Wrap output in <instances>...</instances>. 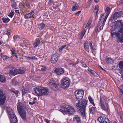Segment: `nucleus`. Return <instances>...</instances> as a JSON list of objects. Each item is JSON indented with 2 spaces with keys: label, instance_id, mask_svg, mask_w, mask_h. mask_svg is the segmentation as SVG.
I'll use <instances>...</instances> for the list:
<instances>
[{
  "label": "nucleus",
  "instance_id": "obj_50",
  "mask_svg": "<svg viewBox=\"0 0 123 123\" xmlns=\"http://www.w3.org/2000/svg\"><path fill=\"white\" fill-rule=\"evenodd\" d=\"M98 27L99 26H97L96 28L95 29V31L98 32L100 31L99 30V29L98 30Z\"/></svg>",
  "mask_w": 123,
  "mask_h": 123
},
{
  "label": "nucleus",
  "instance_id": "obj_19",
  "mask_svg": "<svg viewBox=\"0 0 123 123\" xmlns=\"http://www.w3.org/2000/svg\"><path fill=\"white\" fill-rule=\"evenodd\" d=\"M21 118L23 119H25L26 118V113L25 111H23L22 112L19 113Z\"/></svg>",
  "mask_w": 123,
  "mask_h": 123
},
{
  "label": "nucleus",
  "instance_id": "obj_10",
  "mask_svg": "<svg viewBox=\"0 0 123 123\" xmlns=\"http://www.w3.org/2000/svg\"><path fill=\"white\" fill-rule=\"evenodd\" d=\"M17 109L19 113L22 112L26 108L25 105H23L20 102H18L17 103Z\"/></svg>",
  "mask_w": 123,
  "mask_h": 123
},
{
  "label": "nucleus",
  "instance_id": "obj_16",
  "mask_svg": "<svg viewBox=\"0 0 123 123\" xmlns=\"http://www.w3.org/2000/svg\"><path fill=\"white\" fill-rule=\"evenodd\" d=\"M114 16L117 19V18L119 17H121L123 16V12L120 11L118 12H116L114 14Z\"/></svg>",
  "mask_w": 123,
  "mask_h": 123
},
{
  "label": "nucleus",
  "instance_id": "obj_31",
  "mask_svg": "<svg viewBox=\"0 0 123 123\" xmlns=\"http://www.w3.org/2000/svg\"><path fill=\"white\" fill-rule=\"evenodd\" d=\"M106 14L109 15L111 11L110 8L109 7H107L105 10Z\"/></svg>",
  "mask_w": 123,
  "mask_h": 123
},
{
  "label": "nucleus",
  "instance_id": "obj_36",
  "mask_svg": "<svg viewBox=\"0 0 123 123\" xmlns=\"http://www.w3.org/2000/svg\"><path fill=\"white\" fill-rule=\"evenodd\" d=\"M87 70L91 74H95V72L93 70L91 69L90 68H89Z\"/></svg>",
  "mask_w": 123,
  "mask_h": 123
},
{
  "label": "nucleus",
  "instance_id": "obj_62",
  "mask_svg": "<svg viewBox=\"0 0 123 123\" xmlns=\"http://www.w3.org/2000/svg\"><path fill=\"white\" fill-rule=\"evenodd\" d=\"M22 6L24 7L25 8L26 6V4L24 3H23L22 4Z\"/></svg>",
  "mask_w": 123,
  "mask_h": 123
},
{
  "label": "nucleus",
  "instance_id": "obj_30",
  "mask_svg": "<svg viewBox=\"0 0 123 123\" xmlns=\"http://www.w3.org/2000/svg\"><path fill=\"white\" fill-rule=\"evenodd\" d=\"M119 67L121 69H123V62L120 61L118 64Z\"/></svg>",
  "mask_w": 123,
  "mask_h": 123
},
{
  "label": "nucleus",
  "instance_id": "obj_8",
  "mask_svg": "<svg viewBox=\"0 0 123 123\" xmlns=\"http://www.w3.org/2000/svg\"><path fill=\"white\" fill-rule=\"evenodd\" d=\"M70 82L69 79L68 77H65L62 79L61 84L64 86L65 88H66L69 86Z\"/></svg>",
  "mask_w": 123,
  "mask_h": 123
},
{
  "label": "nucleus",
  "instance_id": "obj_21",
  "mask_svg": "<svg viewBox=\"0 0 123 123\" xmlns=\"http://www.w3.org/2000/svg\"><path fill=\"white\" fill-rule=\"evenodd\" d=\"M92 41H90L88 42L87 41H86L85 42L84 44V46H92Z\"/></svg>",
  "mask_w": 123,
  "mask_h": 123
},
{
  "label": "nucleus",
  "instance_id": "obj_14",
  "mask_svg": "<svg viewBox=\"0 0 123 123\" xmlns=\"http://www.w3.org/2000/svg\"><path fill=\"white\" fill-rule=\"evenodd\" d=\"M58 53H55L52 56L51 61L52 63L54 64L56 62L58 58Z\"/></svg>",
  "mask_w": 123,
  "mask_h": 123
},
{
  "label": "nucleus",
  "instance_id": "obj_7",
  "mask_svg": "<svg viewBox=\"0 0 123 123\" xmlns=\"http://www.w3.org/2000/svg\"><path fill=\"white\" fill-rule=\"evenodd\" d=\"M24 72V71L20 69H17L14 68H12L10 71L11 74L15 75L16 74H23Z\"/></svg>",
  "mask_w": 123,
  "mask_h": 123
},
{
  "label": "nucleus",
  "instance_id": "obj_33",
  "mask_svg": "<svg viewBox=\"0 0 123 123\" xmlns=\"http://www.w3.org/2000/svg\"><path fill=\"white\" fill-rule=\"evenodd\" d=\"M10 19L8 18H2L3 22L5 23H7L10 21Z\"/></svg>",
  "mask_w": 123,
  "mask_h": 123
},
{
  "label": "nucleus",
  "instance_id": "obj_13",
  "mask_svg": "<svg viewBox=\"0 0 123 123\" xmlns=\"http://www.w3.org/2000/svg\"><path fill=\"white\" fill-rule=\"evenodd\" d=\"M73 123H81L80 117L78 115H74L73 117Z\"/></svg>",
  "mask_w": 123,
  "mask_h": 123
},
{
  "label": "nucleus",
  "instance_id": "obj_5",
  "mask_svg": "<svg viewBox=\"0 0 123 123\" xmlns=\"http://www.w3.org/2000/svg\"><path fill=\"white\" fill-rule=\"evenodd\" d=\"M34 91L35 93L38 95H48L49 90L47 88L41 87H37L34 88Z\"/></svg>",
  "mask_w": 123,
  "mask_h": 123
},
{
  "label": "nucleus",
  "instance_id": "obj_44",
  "mask_svg": "<svg viewBox=\"0 0 123 123\" xmlns=\"http://www.w3.org/2000/svg\"><path fill=\"white\" fill-rule=\"evenodd\" d=\"M12 83L14 85H17L18 84V82L15 80H13L12 81Z\"/></svg>",
  "mask_w": 123,
  "mask_h": 123
},
{
  "label": "nucleus",
  "instance_id": "obj_22",
  "mask_svg": "<svg viewBox=\"0 0 123 123\" xmlns=\"http://www.w3.org/2000/svg\"><path fill=\"white\" fill-rule=\"evenodd\" d=\"M79 7L78 5L76 3L75 5H73L72 10V11H75L77 10Z\"/></svg>",
  "mask_w": 123,
  "mask_h": 123
},
{
  "label": "nucleus",
  "instance_id": "obj_41",
  "mask_svg": "<svg viewBox=\"0 0 123 123\" xmlns=\"http://www.w3.org/2000/svg\"><path fill=\"white\" fill-rule=\"evenodd\" d=\"M12 52V55H15V49L12 48L11 50Z\"/></svg>",
  "mask_w": 123,
  "mask_h": 123
},
{
  "label": "nucleus",
  "instance_id": "obj_63",
  "mask_svg": "<svg viewBox=\"0 0 123 123\" xmlns=\"http://www.w3.org/2000/svg\"><path fill=\"white\" fill-rule=\"evenodd\" d=\"M84 48L86 49H89V47H84Z\"/></svg>",
  "mask_w": 123,
  "mask_h": 123
},
{
  "label": "nucleus",
  "instance_id": "obj_56",
  "mask_svg": "<svg viewBox=\"0 0 123 123\" xmlns=\"http://www.w3.org/2000/svg\"><path fill=\"white\" fill-rule=\"evenodd\" d=\"M53 1L52 0H49L48 2V4H50L52 3L53 2Z\"/></svg>",
  "mask_w": 123,
  "mask_h": 123
},
{
  "label": "nucleus",
  "instance_id": "obj_29",
  "mask_svg": "<svg viewBox=\"0 0 123 123\" xmlns=\"http://www.w3.org/2000/svg\"><path fill=\"white\" fill-rule=\"evenodd\" d=\"M14 41L15 42L18 41L20 39V37L17 35H14L13 37Z\"/></svg>",
  "mask_w": 123,
  "mask_h": 123
},
{
  "label": "nucleus",
  "instance_id": "obj_32",
  "mask_svg": "<svg viewBox=\"0 0 123 123\" xmlns=\"http://www.w3.org/2000/svg\"><path fill=\"white\" fill-rule=\"evenodd\" d=\"M99 10V7L98 6H95L94 9V11L96 13V16Z\"/></svg>",
  "mask_w": 123,
  "mask_h": 123
},
{
  "label": "nucleus",
  "instance_id": "obj_3",
  "mask_svg": "<svg viewBox=\"0 0 123 123\" xmlns=\"http://www.w3.org/2000/svg\"><path fill=\"white\" fill-rule=\"evenodd\" d=\"M6 111L11 123H17L18 120L12 108L9 107H7Z\"/></svg>",
  "mask_w": 123,
  "mask_h": 123
},
{
  "label": "nucleus",
  "instance_id": "obj_6",
  "mask_svg": "<svg viewBox=\"0 0 123 123\" xmlns=\"http://www.w3.org/2000/svg\"><path fill=\"white\" fill-rule=\"evenodd\" d=\"M99 105L101 108L106 112L108 111V105L105 102L104 98L103 96H100L99 99Z\"/></svg>",
  "mask_w": 123,
  "mask_h": 123
},
{
  "label": "nucleus",
  "instance_id": "obj_24",
  "mask_svg": "<svg viewBox=\"0 0 123 123\" xmlns=\"http://www.w3.org/2000/svg\"><path fill=\"white\" fill-rule=\"evenodd\" d=\"M10 91L15 94L16 97H17L18 96V94L19 92L18 91L12 88L10 90Z\"/></svg>",
  "mask_w": 123,
  "mask_h": 123
},
{
  "label": "nucleus",
  "instance_id": "obj_61",
  "mask_svg": "<svg viewBox=\"0 0 123 123\" xmlns=\"http://www.w3.org/2000/svg\"><path fill=\"white\" fill-rule=\"evenodd\" d=\"M3 46H8L9 45L8 44H3Z\"/></svg>",
  "mask_w": 123,
  "mask_h": 123
},
{
  "label": "nucleus",
  "instance_id": "obj_46",
  "mask_svg": "<svg viewBox=\"0 0 123 123\" xmlns=\"http://www.w3.org/2000/svg\"><path fill=\"white\" fill-rule=\"evenodd\" d=\"M122 86L123 88L120 90L121 94L122 96H123V84L122 85Z\"/></svg>",
  "mask_w": 123,
  "mask_h": 123
},
{
  "label": "nucleus",
  "instance_id": "obj_60",
  "mask_svg": "<svg viewBox=\"0 0 123 123\" xmlns=\"http://www.w3.org/2000/svg\"><path fill=\"white\" fill-rule=\"evenodd\" d=\"M6 55H1L2 57L4 59V58L6 56Z\"/></svg>",
  "mask_w": 123,
  "mask_h": 123
},
{
  "label": "nucleus",
  "instance_id": "obj_48",
  "mask_svg": "<svg viewBox=\"0 0 123 123\" xmlns=\"http://www.w3.org/2000/svg\"><path fill=\"white\" fill-rule=\"evenodd\" d=\"M44 121L46 123H49L50 122V120L46 118L44 119Z\"/></svg>",
  "mask_w": 123,
  "mask_h": 123
},
{
  "label": "nucleus",
  "instance_id": "obj_64",
  "mask_svg": "<svg viewBox=\"0 0 123 123\" xmlns=\"http://www.w3.org/2000/svg\"><path fill=\"white\" fill-rule=\"evenodd\" d=\"M6 34L7 35L9 36L10 35V32H7V33H6Z\"/></svg>",
  "mask_w": 123,
  "mask_h": 123
},
{
  "label": "nucleus",
  "instance_id": "obj_39",
  "mask_svg": "<svg viewBox=\"0 0 123 123\" xmlns=\"http://www.w3.org/2000/svg\"><path fill=\"white\" fill-rule=\"evenodd\" d=\"M92 21L91 20H89L88 21L86 25V27H88L90 26L92 22Z\"/></svg>",
  "mask_w": 123,
  "mask_h": 123
},
{
  "label": "nucleus",
  "instance_id": "obj_40",
  "mask_svg": "<svg viewBox=\"0 0 123 123\" xmlns=\"http://www.w3.org/2000/svg\"><path fill=\"white\" fill-rule=\"evenodd\" d=\"M14 15V12H11L8 15V16L11 18H12Z\"/></svg>",
  "mask_w": 123,
  "mask_h": 123
},
{
  "label": "nucleus",
  "instance_id": "obj_9",
  "mask_svg": "<svg viewBox=\"0 0 123 123\" xmlns=\"http://www.w3.org/2000/svg\"><path fill=\"white\" fill-rule=\"evenodd\" d=\"M49 86L51 88L54 90H55V88H57L59 86V84L57 83H56L55 81L53 80H50L49 84Z\"/></svg>",
  "mask_w": 123,
  "mask_h": 123
},
{
  "label": "nucleus",
  "instance_id": "obj_28",
  "mask_svg": "<svg viewBox=\"0 0 123 123\" xmlns=\"http://www.w3.org/2000/svg\"><path fill=\"white\" fill-rule=\"evenodd\" d=\"M36 42L34 43V45H35V46H38L39 44L40 43V41L38 38H37L36 39Z\"/></svg>",
  "mask_w": 123,
  "mask_h": 123
},
{
  "label": "nucleus",
  "instance_id": "obj_43",
  "mask_svg": "<svg viewBox=\"0 0 123 123\" xmlns=\"http://www.w3.org/2000/svg\"><path fill=\"white\" fill-rule=\"evenodd\" d=\"M105 23H104L103 22L102 25L100 27L99 29V30L100 31L101 30H102L103 27Z\"/></svg>",
  "mask_w": 123,
  "mask_h": 123
},
{
  "label": "nucleus",
  "instance_id": "obj_11",
  "mask_svg": "<svg viewBox=\"0 0 123 123\" xmlns=\"http://www.w3.org/2000/svg\"><path fill=\"white\" fill-rule=\"evenodd\" d=\"M6 98L5 95L0 90V104L1 105H2L4 103Z\"/></svg>",
  "mask_w": 123,
  "mask_h": 123
},
{
  "label": "nucleus",
  "instance_id": "obj_17",
  "mask_svg": "<svg viewBox=\"0 0 123 123\" xmlns=\"http://www.w3.org/2000/svg\"><path fill=\"white\" fill-rule=\"evenodd\" d=\"M34 14V12L32 11L30 13L26 14L24 15V17L25 18H32Z\"/></svg>",
  "mask_w": 123,
  "mask_h": 123
},
{
  "label": "nucleus",
  "instance_id": "obj_42",
  "mask_svg": "<svg viewBox=\"0 0 123 123\" xmlns=\"http://www.w3.org/2000/svg\"><path fill=\"white\" fill-rule=\"evenodd\" d=\"M25 3L27 7L28 8H29L30 7V4L27 1L25 2Z\"/></svg>",
  "mask_w": 123,
  "mask_h": 123
},
{
  "label": "nucleus",
  "instance_id": "obj_1",
  "mask_svg": "<svg viewBox=\"0 0 123 123\" xmlns=\"http://www.w3.org/2000/svg\"><path fill=\"white\" fill-rule=\"evenodd\" d=\"M84 93V91L83 90H76L74 93L77 99L79 101L78 103H76V107L80 112L83 117H85L86 108L87 102V99H83L81 101H80L82 99Z\"/></svg>",
  "mask_w": 123,
  "mask_h": 123
},
{
  "label": "nucleus",
  "instance_id": "obj_59",
  "mask_svg": "<svg viewBox=\"0 0 123 123\" xmlns=\"http://www.w3.org/2000/svg\"><path fill=\"white\" fill-rule=\"evenodd\" d=\"M12 56H11V57L12 58H13V56H15V57L17 58H18V57H17L16 54H15V55H12Z\"/></svg>",
  "mask_w": 123,
  "mask_h": 123
},
{
  "label": "nucleus",
  "instance_id": "obj_23",
  "mask_svg": "<svg viewBox=\"0 0 123 123\" xmlns=\"http://www.w3.org/2000/svg\"><path fill=\"white\" fill-rule=\"evenodd\" d=\"M5 77L2 75H0V82L2 83L5 82L6 81Z\"/></svg>",
  "mask_w": 123,
  "mask_h": 123
},
{
  "label": "nucleus",
  "instance_id": "obj_18",
  "mask_svg": "<svg viewBox=\"0 0 123 123\" xmlns=\"http://www.w3.org/2000/svg\"><path fill=\"white\" fill-rule=\"evenodd\" d=\"M89 106L90 113L92 114H95L96 113V108L95 107H92L90 108Z\"/></svg>",
  "mask_w": 123,
  "mask_h": 123
},
{
  "label": "nucleus",
  "instance_id": "obj_53",
  "mask_svg": "<svg viewBox=\"0 0 123 123\" xmlns=\"http://www.w3.org/2000/svg\"><path fill=\"white\" fill-rule=\"evenodd\" d=\"M22 94L23 95H25L26 94V92L25 90L22 89Z\"/></svg>",
  "mask_w": 123,
  "mask_h": 123
},
{
  "label": "nucleus",
  "instance_id": "obj_27",
  "mask_svg": "<svg viewBox=\"0 0 123 123\" xmlns=\"http://www.w3.org/2000/svg\"><path fill=\"white\" fill-rule=\"evenodd\" d=\"M88 99L90 103L93 106H95V105L93 102V100L90 96H89Z\"/></svg>",
  "mask_w": 123,
  "mask_h": 123
},
{
  "label": "nucleus",
  "instance_id": "obj_45",
  "mask_svg": "<svg viewBox=\"0 0 123 123\" xmlns=\"http://www.w3.org/2000/svg\"><path fill=\"white\" fill-rule=\"evenodd\" d=\"M109 15H108V14H106V16L105 17V18L103 20V22L104 23H105L106 21V19L108 16Z\"/></svg>",
  "mask_w": 123,
  "mask_h": 123
},
{
  "label": "nucleus",
  "instance_id": "obj_55",
  "mask_svg": "<svg viewBox=\"0 0 123 123\" xmlns=\"http://www.w3.org/2000/svg\"><path fill=\"white\" fill-rule=\"evenodd\" d=\"M46 68L45 67H43L41 68V70L42 71H44L46 70Z\"/></svg>",
  "mask_w": 123,
  "mask_h": 123
},
{
  "label": "nucleus",
  "instance_id": "obj_37",
  "mask_svg": "<svg viewBox=\"0 0 123 123\" xmlns=\"http://www.w3.org/2000/svg\"><path fill=\"white\" fill-rule=\"evenodd\" d=\"M27 58L29 59H31L33 60H37V58L35 56L30 57L28 56Z\"/></svg>",
  "mask_w": 123,
  "mask_h": 123
},
{
  "label": "nucleus",
  "instance_id": "obj_35",
  "mask_svg": "<svg viewBox=\"0 0 123 123\" xmlns=\"http://www.w3.org/2000/svg\"><path fill=\"white\" fill-rule=\"evenodd\" d=\"M86 31V30L85 29H84L82 32H81V34L80 36V37L81 38V39L83 37V36L85 34Z\"/></svg>",
  "mask_w": 123,
  "mask_h": 123
},
{
  "label": "nucleus",
  "instance_id": "obj_47",
  "mask_svg": "<svg viewBox=\"0 0 123 123\" xmlns=\"http://www.w3.org/2000/svg\"><path fill=\"white\" fill-rule=\"evenodd\" d=\"M65 47H61L59 48V51H60L61 52L62 51V50Z\"/></svg>",
  "mask_w": 123,
  "mask_h": 123
},
{
  "label": "nucleus",
  "instance_id": "obj_34",
  "mask_svg": "<svg viewBox=\"0 0 123 123\" xmlns=\"http://www.w3.org/2000/svg\"><path fill=\"white\" fill-rule=\"evenodd\" d=\"M115 16H114V14L112 15V16L110 18L109 20L110 21H113L114 19H117L116 18L114 17Z\"/></svg>",
  "mask_w": 123,
  "mask_h": 123
},
{
  "label": "nucleus",
  "instance_id": "obj_4",
  "mask_svg": "<svg viewBox=\"0 0 123 123\" xmlns=\"http://www.w3.org/2000/svg\"><path fill=\"white\" fill-rule=\"evenodd\" d=\"M61 108L59 111L62 112H65L71 115H74L75 113V110L74 108L68 105H65Z\"/></svg>",
  "mask_w": 123,
  "mask_h": 123
},
{
  "label": "nucleus",
  "instance_id": "obj_49",
  "mask_svg": "<svg viewBox=\"0 0 123 123\" xmlns=\"http://www.w3.org/2000/svg\"><path fill=\"white\" fill-rule=\"evenodd\" d=\"M81 12V11H80L78 12H76L75 14V15L76 16H79V15L80 14V13Z\"/></svg>",
  "mask_w": 123,
  "mask_h": 123
},
{
  "label": "nucleus",
  "instance_id": "obj_38",
  "mask_svg": "<svg viewBox=\"0 0 123 123\" xmlns=\"http://www.w3.org/2000/svg\"><path fill=\"white\" fill-rule=\"evenodd\" d=\"M45 26V25L43 23H42L40 24V27L41 29H43Z\"/></svg>",
  "mask_w": 123,
  "mask_h": 123
},
{
  "label": "nucleus",
  "instance_id": "obj_58",
  "mask_svg": "<svg viewBox=\"0 0 123 123\" xmlns=\"http://www.w3.org/2000/svg\"><path fill=\"white\" fill-rule=\"evenodd\" d=\"M12 56H11V57L12 58H13V56H15V57L17 58H18V57H17L16 54H15V55H12Z\"/></svg>",
  "mask_w": 123,
  "mask_h": 123
},
{
  "label": "nucleus",
  "instance_id": "obj_25",
  "mask_svg": "<svg viewBox=\"0 0 123 123\" xmlns=\"http://www.w3.org/2000/svg\"><path fill=\"white\" fill-rule=\"evenodd\" d=\"M104 16V14H102L100 15V18L99 20L98 23L100 25L101 23H102L101 21L104 19L103 17Z\"/></svg>",
  "mask_w": 123,
  "mask_h": 123
},
{
  "label": "nucleus",
  "instance_id": "obj_51",
  "mask_svg": "<svg viewBox=\"0 0 123 123\" xmlns=\"http://www.w3.org/2000/svg\"><path fill=\"white\" fill-rule=\"evenodd\" d=\"M81 64L82 65H83V66L84 67H86V64L85 63L82 62L81 63Z\"/></svg>",
  "mask_w": 123,
  "mask_h": 123
},
{
  "label": "nucleus",
  "instance_id": "obj_12",
  "mask_svg": "<svg viewBox=\"0 0 123 123\" xmlns=\"http://www.w3.org/2000/svg\"><path fill=\"white\" fill-rule=\"evenodd\" d=\"M98 120L101 123H108L109 122V120L105 117L100 116L98 119Z\"/></svg>",
  "mask_w": 123,
  "mask_h": 123
},
{
  "label": "nucleus",
  "instance_id": "obj_26",
  "mask_svg": "<svg viewBox=\"0 0 123 123\" xmlns=\"http://www.w3.org/2000/svg\"><path fill=\"white\" fill-rule=\"evenodd\" d=\"M106 61L107 62H108L109 63H111L113 62L112 58H109L108 57H106Z\"/></svg>",
  "mask_w": 123,
  "mask_h": 123
},
{
  "label": "nucleus",
  "instance_id": "obj_52",
  "mask_svg": "<svg viewBox=\"0 0 123 123\" xmlns=\"http://www.w3.org/2000/svg\"><path fill=\"white\" fill-rule=\"evenodd\" d=\"M23 45H22V44H21L20 43H16V46H23Z\"/></svg>",
  "mask_w": 123,
  "mask_h": 123
},
{
  "label": "nucleus",
  "instance_id": "obj_57",
  "mask_svg": "<svg viewBox=\"0 0 123 123\" xmlns=\"http://www.w3.org/2000/svg\"><path fill=\"white\" fill-rule=\"evenodd\" d=\"M15 12L16 13H18V14H20V13L18 10H17L15 11Z\"/></svg>",
  "mask_w": 123,
  "mask_h": 123
},
{
  "label": "nucleus",
  "instance_id": "obj_20",
  "mask_svg": "<svg viewBox=\"0 0 123 123\" xmlns=\"http://www.w3.org/2000/svg\"><path fill=\"white\" fill-rule=\"evenodd\" d=\"M11 4L12 8L14 9H17V5L16 3L14 1H11Z\"/></svg>",
  "mask_w": 123,
  "mask_h": 123
},
{
  "label": "nucleus",
  "instance_id": "obj_15",
  "mask_svg": "<svg viewBox=\"0 0 123 123\" xmlns=\"http://www.w3.org/2000/svg\"><path fill=\"white\" fill-rule=\"evenodd\" d=\"M55 71L58 75L63 74L64 72L63 69L61 68H57L55 70Z\"/></svg>",
  "mask_w": 123,
  "mask_h": 123
},
{
  "label": "nucleus",
  "instance_id": "obj_54",
  "mask_svg": "<svg viewBox=\"0 0 123 123\" xmlns=\"http://www.w3.org/2000/svg\"><path fill=\"white\" fill-rule=\"evenodd\" d=\"M78 63V62L77 63H76L75 64L74 63H69V64L70 65H72L73 67H74L75 66L76 64H77Z\"/></svg>",
  "mask_w": 123,
  "mask_h": 123
},
{
  "label": "nucleus",
  "instance_id": "obj_2",
  "mask_svg": "<svg viewBox=\"0 0 123 123\" xmlns=\"http://www.w3.org/2000/svg\"><path fill=\"white\" fill-rule=\"evenodd\" d=\"M117 25H121V26L118 31L116 32L115 28L112 27L110 30L111 37L113 39L115 37L117 39L118 42L122 43L123 42V23H122L121 20H117L116 21Z\"/></svg>",
  "mask_w": 123,
  "mask_h": 123
}]
</instances>
